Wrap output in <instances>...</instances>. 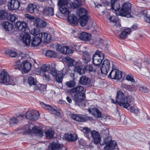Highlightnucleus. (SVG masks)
Masks as SVG:
<instances>
[{"instance_id": "dca6fc26", "label": "nucleus", "mask_w": 150, "mask_h": 150, "mask_svg": "<svg viewBox=\"0 0 150 150\" xmlns=\"http://www.w3.org/2000/svg\"><path fill=\"white\" fill-rule=\"evenodd\" d=\"M73 32H74L73 34L74 35V36L75 37H78L81 40L83 41H88L91 39V35L89 33L83 32L80 33L79 35L78 36V35H76V32L74 31H73Z\"/></svg>"}, {"instance_id": "39448f33", "label": "nucleus", "mask_w": 150, "mask_h": 150, "mask_svg": "<svg viewBox=\"0 0 150 150\" xmlns=\"http://www.w3.org/2000/svg\"><path fill=\"white\" fill-rule=\"evenodd\" d=\"M70 116V117L74 120L80 122H83L86 121L91 120H92V118L88 116L80 114H71Z\"/></svg>"}, {"instance_id": "58836bf2", "label": "nucleus", "mask_w": 150, "mask_h": 150, "mask_svg": "<svg viewBox=\"0 0 150 150\" xmlns=\"http://www.w3.org/2000/svg\"><path fill=\"white\" fill-rule=\"evenodd\" d=\"M121 87L128 90L129 91H134V88L135 87V86L133 84L132 85H128L122 83L121 86Z\"/></svg>"}, {"instance_id": "8fccbe9b", "label": "nucleus", "mask_w": 150, "mask_h": 150, "mask_svg": "<svg viewBox=\"0 0 150 150\" xmlns=\"http://www.w3.org/2000/svg\"><path fill=\"white\" fill-rule=\"evenodd\" d=\"M116 71V73L115 75V79H120L122 77V71L118 69H115Z\"/></svg>"}, {"instance_id": "0eeeda50", "label": "nucleus", "mask_w": 150, "mask_h": 150, "mask_svg": "<svg viewBox=\"0 0 150 150\" xmlns=\"http://www.w3.org/2000/svg\"><path fill=\"white\" fill-rule=\"evenodd\" d=\"M27 129H26L25 131L28 134L33 132L39 137H41L43 135V132L42 129L39 127L36 126H34L32 129H30L28 126H26Z\"/></svg>"}, {"instance_id": "6ab92c4d", "label": "nucleus", "mask_w": 150, "mask_h": 150, "mask_svg": "<svg viewBox=\"0 0 150 150\" xmlns=\"http://www.w3.org/2000/svg\"><path fill=\"white\" fill-rule=\"evenodd\" d=\"M15 25L16 27L18 28L19 30L22 32H24L27 28V23L23 21H17Z\"/></svg>"}, {"instance_id": "7c9ffc66", "label": "nucleus", "mask_w": 150, "mask_h": 150, "mask_svg": "<svg viewBox=\"0 0 150 150\" xmlns=\"http://www.w3.org/2000/svg\"><path fill=\"white\" fill-rule=\"evenodd\" d=\"M60 12L65 15L69 13V11L67 5H58Z\"/></svg>"}, {"instance_id": "9d476101", "label": "nucleus", "mask_w": 150, "mask_h": 150, "mask_svg": "<svg viewBox=\"0 0 150 150\" xmlns=\"http://www.w3.org/2000/svg\"><path fill=\"white\" fill-rule=\"evenodd\" d=\"M94 80H91L88 77L84 76H81L80 79L79 83L83 85H88L89 86H93L94 85Z\"/></svg>"}, {"instance_id": "3c124183", "label": "nucleus", "mask_w": 150, "mask_h": 150, "mask_svg": "<svg viewBox=\"0 0 150 150\" xmlns=\"http://www.w3.org/2000/svg\"><path fill=\"white\" fill-rule=\"evenodd\" d=\"M22 64L21 62L19 60L16 62L14 65V68L19 70H22Z\"/></svg>"}, {"instance_id": "f8f14e48", "label": "nucleus", "mask_w": 150, "mask_h": 150, "mask_svg": "<svg viewBox=\"0 0 150 150\" xmlns=\"http://www.w3.org/2000/svg\"><path fill=\"white\" fill-rule=\"evenodd\" d=\"M104 144H106L104 148L105 150H112L115 148L117 145L116 141L111 140L107 142L106 138L104 140Z\"/></svg>"}, {"instance_id": "2f4dec72", "label": "nucleus", "mask_w": 150, "mask_h": 150, "mask_svg": "<svg viewBox=\"0 0 150 150\" xmlns=\"http://www.w3.org/2000/svg\"><path fill=\"white\" fill-rule=\"evenodd\" d=\"M2 25L3 28L6 31H10L12 29V24L8 21H4Z\"/></svg>"}, {"instance_id": "a878e982", "label": "nucleus", "mask_w": 150, "mask_h": 150, "mask_svg": "<svg viewBox=\"0 0 150 150\" xmlns=\"http://www.w3.org/2000/svg\"><path fill=\"white\" fill-rule=\"evenodd\" d=\"M74 2L70 1L69 3V6L71 8H77L81 6V0H74Z\"/></svg>"}, {"instance_id": "393cba45", "label": "nucleus", "mask_w": 150, "mask_h": 150, "mask_svg": "<svg viewBox=\"0 0 150 150\" xmlns=\"http://www.w3.org/2000/svg\"><path fill=\"white\" fill-rule=\"evenodd\" d=\"M83 87L81 86H77L72 89L68 90V91L70 93H81L83 91Z\"/></svg>"}, {"instance_id": "09e8293b", "label": "nucleus", "mask_w": 150, "mask_h": 150, "mask_svg": "<svg viewBox=\"0 0 150 150\" xmlns=\"http://www.w3.org/2000/svg\"><path fill=\"white\" fill-rule=\"evenodd\" d=\"M18 18L17 15L15 14H10L8 17V19L11 22L15 21Z\"/></svg>"}, {"instance_id": "b1692460", "label": "nucleus", "mask_w": 150, "mask_h": 150, "mask_svg": "<svg viewBox=\"0 0 150 150\" xmlns=\"http://www.w3.org/2000/svg\"><path fill=\"white\" fill-rule=\"evenodd\" d=\"M64 137L69 142L75 141L77 139V135L76 134H64Z\"/></svg>"}, {"instance_id": "473e14b6", "label": "nucleus", "mask_w": 150, "mask_h": 150, "mask_svg": "<svg viewBox=\"0 0 150 150\" xmlns=\"http://www.w3.org/2000/svg\"><path fill=\"white\" fill-rule=\"evenodd\" d=\"M88 111L89 112H91L92 114L96 118L99 117L101 116V112L96 108H93L92 111L90 109H89Z\"/></svg>"}, {"instance_id": "864d4df0", "label": "nucleus", "mask_w": 150, "mask_h": 150, "mask_svg": "<svg viewBox=\"0 0 150 150\" xmlns=\"http://www.w3.org/2000/svg\"><path fill=\"white\" fill-rule=\"evenodd\" d=\"M74 70L75 72H78L81 75L84 73L83 70L81 69L80 66H76L75 67Z\"/></svg>"}, {"instance_id": "a18cd8bd", "label": "nucleus", "mask_w": 150, "mask_h": 150, "mask_svg": "<svg viewBox=\"0 0 150 150\" xmlns=\"http://www.w3.org/2000/svg\"><path fill=\"white\" fill-rule=\"evenodd\" d=\"M80 18V19L79 21V23L81 26L84 27L86 25L88 22V17L81 18Z\"/></svg>"}, {"instance_id": "6e6d98bb", "label": "nucleus", "mask_w": 150, "mask_h": 150, "mask_svg": "<svg viewBox=\"0 0 150 150\" xmlns=\"http://www.w3.org/2000/svg\"><path fill=\"white\" fill-rule=\"evenodd\" d=\"M76 83L75 81L73 80L70 81L66 83V86L69 88H72L74 87Z\"/></svg>"}, {"instance_id": "72a5a7b5", "label": "nucleus", "mask_w": 150, "mask_h": 150, "mask_svg": "<svg viewBox=\"0 0 150 150\" xmlns=\"http://www.w3.org/2000/svg\"><path fill=\"white\" fill-rule=\"evenodd\" d=\"M39 38V36H36L32 38L31 41V44L32 45L37 46L42 42L41 40Z\"/></svg>"}, {"instance_id": "4d7b16f0", "label": "nucleus", "mask_w": 150, "mask_h": 150, "mask_svg": "<svg viewBox=\"0 0 150 150\" xmlns=\"http://www.w3.org/2000/svg\"><path fill=\"white\" fill-rule=\"evenodd\" d=\"M85 53L86 54V57L84 56L83 59L84 60V62L86 63H88V62L91 60V58L88 55V53L87 52H85Z\"/></svg>"}, {"instance_id": "774afa93", "label": "nucleus", "mask_w": 150, "mask_h": 150, "mask_svg": "<svg viewBox=\"0 0 150 150\" xmlns=\"http://www.w3.org/2000/svg\"><path fill=\"white\" fill-rule=\"evenodd\" d=\"M78 143L79 146L81 147V146H83L85 145V142L84 140L82 139H81L79 141Z\"/></svg>"}, {"instance_id": "412c9836", "label": "nucleus", "mask_w": 150, "mask_h": 150, "mask_svg": "<svg viewBox=\"0 0 150 150\" xmlns=\"http://www.w3.org/2000/svg\"><path fill=\"white\" fill-rule=\"evenodd\" d=\"M63 146L62 144L54 142L50 144L48 148L49 150H59L61 149Z\"/></svg>"}, {"instance_id": "20e7f679", "label": "nucleus", "mask_w": 150, "mask_h": 150, "mask_svg": "<svg viewBox=\"0 0 150 150\" xmlns=\"http://www.w3.org/2000/svg\"><path fill=\"white\" fill-rule=\"evenodd\" d=\"M104 58V54L101 51L97 50L92 57V62L94 65L98 67L102 63Z\"/></svg>"}, {"instance_id": "aec40b11", "label": "nucleus", "mask_w": 150, "mask_h": 150, "mask_svg": "<svg viewBox=\"0 0 150 150\" xmlns=\"http://www.w3.org/2000/svg\"><path fill=\"white\" fill-rule=\"evenodd\" d=\"M111 9L114 10L115 11L119 12L120 10V6L118 0H110Z\"/></svg>"}, {"instance_id": "c756f323", "label": "nucleus", "mask_w": 150, "mask_h": 150, "mask_svg": "<svg viewBox=\"0 0 150 150\" xmlns=\"http://www.w3.org/2000/svg\"><path fill=\"white\" fill-rule=\"evenodd\" d=\"M67 18L69 21L71 23L74 25L77 24V18L76 16L72 14H67Z\"/></svg>"}, {"instance_id": "5fc2aeb1", "label": "nucleus", "mask_w": 150, "mask_h": 150, "mask_svg": "<svg viewBox=\"0 0 150 150\" xmlns=\"http://www.w3.org/2000/svg\"><path fill=\"white\" fill-rule=\"evenodd\" d=\"M115 69H112L108 75V77L112 79H115V75L116 73V71Z\"/></svg>"}, {"instance_id": "37998d69", "label": "nucleus", "mask_w": 150, "mask_h": 150, "mask_svg": "<svg viewBox=\"0 0 150 150\" xmlns=\"http://www.w3.org/2000/svg\"><path fill=\"white\" fill-rule=\"evenodd\" d=\"M36 81V79L32 76H30L28 78V83L30 86L35 85Z\"/></svg>"}, {"instance_id": "c85d7f7f", "label": "nucleus", "mask_w": 150, "mask_h": 150, "mask_svg": "<svg viewBox=\"0 0 150 150\" xmlns=\"http://www.w3.org/2000/svg\"><path fill=\"white\" fill-rule=\"evenodd\" d=\"M22 65V70L25 73L28 72L31 68V64L27 61H25L23 62Z\"/></svg>"}, {"instance_id": "4468645a", "label": "nucleus", "mask_w": 150, "mask_h": 150, "mask_svg": "<svg viewBox=\"0 0 150 150\" xmlns=\"http://www.w3.org/2000/svg\"><path fill=\"white\" fill-rule=\"evenodd\" d=\"M20 6V3L18 0L9 1L8 4V8L12 10L17 9Z\"/></svg>"}, {"instance_id": "4be33fe9", "label": "nucleus", "mask_w": 150, "mask_h": 150, "mask_svg": "<svg viewBox=\"0 0 150 150\" xmlns=\"http://www.w3.org/2000/svg\"><path fill=\"white\" fill-rule=\"evenodd\" d=\"M21 37L22 38L23 42L27 45H29L30 41V35L27 33H24V34H21Z\"/></svg>"}, {"instance_id": "0e129e2a", "label": "nucleus", "mask_w": 150, "mask_h": 150, "mask_svg": "<svg viewBox=\"0 0 150 150\" xmlns=\"http://www.w3.org/2000/svg\"><path fill=\"white\" fill-rule=\"evenodd\" d=\"M57 73L58 72L57 71L56 69L52 67L50 70V74L54 77L56 76Z\"/></svg>"}, {"instance_id": "a211bd4d", "label": "nucleus", "mask_w": 150, "mask_h": 150, "mask_svg": "<svg viewBox=\"0 0 150 150\" xmlns=\"http://www.w3.org/2000/svg\"><path fill=\"white\" fill-rule=\"evenodd\" d=\"M16 117H13L10 119V124H16L18 122L19 119L22 120L25 117V115L23 114L17 113L16 114Z\"/></svg>"}, {"instance_id": "f704fd0d", "label": "nucleus", "mask_w": 150, "mask_h": 150, "mask_svg": "<svg viewBox=\"0 0 150 150\" xmlns=\"http://www.w3.org/2000/svg\"><path fill=\"white\" fill-rule=\"evenodd\" d=\"M36 5L34 4H29L27 8V10L31 13L34 12V11L36 9Z\"/></svg>"}, {"instance_id": "338daca9", "label": "nucleus", "mask_w": 150, "mask_h": 150, "mask_svg": "<svg viewBox=\"0 0 150 150\" xmlns=\"http://www.w3.org/2000/svg\"><path fill=\"white\" fill-rule=\"evenodd\" d=\"M129 109L131 112L135 113L137 114L139 112L137 108H135L134 107L131 108Z\"/></svg>"}, {"instance_id": "de8ad7c7", "label": "nucleus", "mask_w": 150, "mask_h": 150, "mask_svg": "<svg viewBox=\"0 0 150 150\" xmlns=\"http://www.w3.org/2000/svg\"><path fill=\"white\" fill-rule=\"evenodd\" d=\"M5 52L6 54L9 55L12 57H16L17 56V53L16 52L11 50H7Z\"/></svg>"}, {"instance_id": "6e6552de", "label": "nucleus", "mask_w": 150, "mask_h": 150, "mask_svg": "<svg viewBox=\"0 0 150 150\" xmlns=\"http://www.w3.org/2000/svg\"><path fill=\"white\" fill-rule=\"evenodd\" d=\"M39 116V113L38 111L32 110L31 111L27 112L26 114L25 115V117L31 120H36L38 118Z\"/></svg>"}, {"instance_id": "9b49d317", "label": "nucleus", "mask_w": 150, "mask_h": 150, "mask_svg": "<svg viewBox=\"0 0 150 150\" xmlns=\"http://www.w3.org/2000/svg\"><path fill=\"white\" fill-rule=\"evenodd\" d=\"M91 135L95 144L98 145L100 143L101 138L99 132L93 130L91 132Z\"/></svg>"}, {"instance_id": "5701e85b", "label": "nucleus", "mask_w": 150, "mask_h": 150, "mask_svg": "<svg viewBox=\"0 0 150 150\" xmlns=\"http://www.w3.org/2000/svg\"><path fill=\"white\" fill-rule=\"evenodd\" d=\"M34 25L38 28H44L46 25V23L39 18H37L34 23Z\"/></svg>"}, {"instance_id": "cd10ccee", "label": "nucleus", "mask_w": 150, "mask_h": 150, "mask_svg": "<svg viewBox=\"0 0 150 150\" xmlns=\"http://www.w3.org/2000/svg\"><path fill=\"white\" fill-rule=\"evenodd\" d=\"M88 14L87 11L83 8H80L77 13V15L80 18L88 17Z\"/></svg>"}, {"instance_id": "f03ea898", "label": "nucleus", "mask_w": 150, "mask_h": 150, "mask_svg": "<svg viewBox=\"0 0 150 150\" xmlns=\"http://www.w3.org/2000/svg\"><path fill=\"white\" fill-rule=\"evenodd\" d=\"M131 4L129 2L124 3L119 11L120 15L127 18L131 17Z\"/></svg>"}, {"instance_id": "e433bc0d", "label": "nucleus", "mask_w": 150, "mask_h": 150, "mask_svg": "<svg viewBox=\"0 0 150 150\" xmlns=\"http://www.w3.org/2000/svg\"><path fill=\"white\" fill-rule=\"evenodd\" d=\"M131 29L130 28L126 29L122 32L120 35V37L122 39H124L127 37L128 35L131 32Z\"/></svg>"}, {"instance_id": "bb28decb", "label": "nucleus", "mask_w": 150, "mask_h": 150, "mask_svg": "<svg viewBox=\"0 0 150 150\" xmlns=\"http://www.w3.org/2000/svg\"><path fill=\"white\" fill-rule=\"evenodd\" d=\"M43 13L45 15L52 16L54 14V9L50 7H44L43 9Z\"/></svg>"}, {"instance_id": "a19ab883", "label": "nucleus", "mask_w": 150, "mask_h": 150, "mask_svg": "<svg viewBox=\"0 0 150 150\" xmlns=\"http://www.w3.org/2000/svg\"><path fill=\"white\" fill-rule=\"evenodd\" d=\"M50 69V66L46 64H43L40 67V72L41 73L47 72Z\"/></svg>"}, {"instance_id": "423d86ee", "label": "nucleus", "mask_w": 150, "mask_h": 150, "mask_svg": "<svg viewBox=\"0 0 150 150\" xmlns=\"http://www.w3.org/2000/svg\"><path fill=\"white\" fill-rule=\"evenodd\" d=\"M111 62L112 63V62L108 59H106L103 61L100 68L102 74H107L111 68Z\"/></svg>"}, {"instance_id": "4c0bfd02", "label": "nucleus", "mask_w": 150, "mask_h": 150, "mask_svg": "<svg viewBox=\"0 0 150 150\" xmlns=\"http://www.w3.org/2000/svg\"><path fill=\"white\" fill-rule=\"evenodd\" d=\"M45 55L47 57L55 58L57 56V53L54 51L47 50L46 51Z\"/></svg>"}, {"instance_id": "bf43d9fd", "label": "nucleus", "mask_w": 150, "mask_h": 150, "mask_svg": "<svg viewBox=\"0 0 150 150\" xmlns=\"http://www.w3.org/2000/svg\"><path fill=\"white\" fill-rule=\"evenodd\" d=\"M35 85V89L36 90H39L41 91L43 88V87H45V86L39 84L37 85L36 83Z\"/></svg>"}, {"instance_id": "e2e57ef3", "label": "nucleus", "mask_w": 150, "mask_h": 150, "mask_svg": "<svg viewBox=\"0 0 150 150\" xmlns=\"http://www.w3.org/2000/svg\"><path fill=\"white\" fill-rule=\"evenodd\" d=\"M68 4V0H59L58 3V5H67Z\"/></svg>"}, {"instance_id": "ddd939ff", "label": "nucleus", "mask_w": 150, "mask_h": 150, "mask_svg": "<svg viewBox=\"0 0 150 150\" xmlns=\"http://www.w3.org/2000/svg\"><path fill=\"white\" fill-rule=\"evenodd\" d=\"M85 98L84 93H78L74 95V99L76 104L80 106V103H81Z\"/></svg>"}, {"instance_id": "c03bdc74", "label": "nucleus", "mask_w": 150, "mask_h": 150, "mask_svg": "<svg viewBox=\"0 0 150 150\" xmlns=\"http://www.w3.org/2000/svg\"><path fill=\"white\" fill-rule=\"evenodd\" d=\"M65 62L68 66H72L73 65L74 60L69 57L65 58Z\"/></svg>"}, {"instance_id": "7ed1b4c3", "label": "nucleus", "mask_w": 150, "mask_h": 150, "mask_svg": "<svg viewBox=\"0 0 150 150\" xmlns=\"http://www.w3.org/2000/svg\"><path fill=\"white\" fill-rule=\"evenodd\" d=\"M0 83L13 85L15 84L13 78L7 72L4 71L0 73Z\"/></svg>"}, {"instance_id": "680f3d73", "label": "nucleus", "mask_w": 150, "mask_h": 150, "mask_svg": "<svg viewBox=\"0 0 150 150\" xmlns=\"http://www.w3.org/2000/svg\"><path fill=\"white\" fill-rule=\"evenodd\" d=\"M85 68L86 70L88 71L89 72L95 71V70L93 69V66L91 64L87 65L86 66Z\"/></svg>"}, {"instance_id": "ea45409f", "label": "nucleus", "mask_w": 150, "mask_h": 150, "mask_svg": "<svg viewBox=\"0 0 150 150\" xmlns=\"http://www.w3.org/2000/svg\"><path fill=\"white\" fill-rule=\"evenodd\" d=\"M8 13L4 10H0V19L5 20L7 18Z\"/></svg>"}, {"instance_id": "1a4fd4ad", "label": "nucleus", "mask_w": 150, "mask_h": 150, "mask_svg": "<svg viewBox=\"0 0 150 150\" xmlns=\"http://www.w3.org/2000/svg\"><path fill=\"white\" fill-rule=\"evenodd\" d=\"M40 103L42 107L46 110H48L51 113H52L57 116L59 115L60 112L56 107H52L50 105H46L42 102H40Z\"/></svg>"}, {"instance_id": "f3484780", "label": "nucleus", "mask_w": 150, "mask_h": 150, "mask_svg": "<svg viewBox=\"0 0 150 150\" xmlns=\"http://www.w3.org/2000/svg\"><path fill=\"white\" fill-rule=\"evenodd\" d=\"M58 47L57 50H59L61 53L64 54L72 53L74 52L71 48L68 46L62 47L61 45H59Z\"/></svg>"}, {"instance_id": "603ef678", "label": "nucleus", "mask_w": 150, "mask_h": 150, "mask_svg": "<svg viewBox=\"0 0 150 150\" xmlns=\"http://www.w3.org/2000/svg\"><path fill=\"white\" fill-rule=\"evenodd\" d=\"M30 33L35 36H38L39 34L40 33L38 29L33 28L30 31Z\"/></svg>"}, {"instance_id": "13d9d810", "label": "nucleus", "mask_w": 150, "mask_h": 150, "mask_svg": "<svg viewBox=\"0 0 150 150\" xmlns=\"http://www.w3.org/2000/svg\"><path fill=\"white\" fill-rule=\"evenodd\" d=\"M44 79L47 81H49L50 79L49 74L48 72L42 73Z\"/></svg>"}, {"instance_id": "69168bd1", "label": "nucleus", "mask_w": 150, "mask_h": 150, "mask_svg": "<svg viewBox=\"0 0 150 150\" xmlns=\"http://www.w3.org/2000/svg\"><path fill=\"white\" fill-rule=\"evenodd\" d=\"M109 20L110 22H112L114 23L116 22L117 20L116 17L114 16H112L110 17L109 18Z\"/></svg>"}, {"instance_id": "052dcab7", "label": "nucleus", "mask_w": 150, "mask_h": 150, "mask_svg": "<svg viewBox=\"0 0 150 150\" xmlns=\"http://www.w3.org/2000/svg\"><path fill=\"white\" fill-rule=\"evenodd\" d=\"M126 79L133 83L135 81V80L133 78V76L131 74L127 75L126 77Z\"/></svg>"}, {"instance_id": "f257e3e1", "label": "nucleus", "mask_w": 150, "mask_h": 150, "mask_svg": "<svg viewBox=\"0 0 150 150\" xmlns=\"http://www.w3.org/2000/svg\"><path fill=\"white\" fill-rule=\"evenodd\" d=\"M116 102L120 106L127 108L129 106L130 103L133 100L132 96H128L125 97L124 93L120 91H117L116 97Z\"/></svg>"}, {"instance_id": "c9c22d12", "label": "nucleus", "mask_w": 150, "mask_h": 150, "mask_svg": "<svg viewBox=\"0 0 150 150\" xmlns=\"http://www.w3.org/2000/svg\"><path fill=\"white\" fill-rule=\"evenodd\" d=\"M54 134V131L51 129H46L45 132L46 136L47 138L49 139L53 138Z\"/></svg>"}, {"instance_id": "2eb2a0df", "label": "nucleus", "mask_w": 150, "mask_h": 150, "mask_svg": "<svg viewBox=\"0 0 150 150\" xmlns=\"http://www.w3.org/2000/svg\"><path fill=\"white\" fill-rule=\"evenodd\" d=\"M42 42L48 43L51 40V35L50 34L46 33H41L38 35Z\"/></svg>"}, {"instance_id": "49530a36", "label": "nucleus", "mask_w": 150, "mask_h": 150, "mask_svg": "<svg viewBox=\"0 0 150 150\" xmlns=\"http://www.w3.org/2000/svg\"><path fill=\"white\" fill-rule=\"evenodd\" d=\"M83 132L84 133V135L87 137L89 139V134H91V129L88 127H84L83 129Z\"/></svg>"}, {"instance_id": "79ce46f5", "label": "nucleus", "mask_w": 150, "mask_h": 150, "mask_svg": "<svg viewBox=\"0 0 150 150\" xmlns=\"http://www.w3.org/2000/svg\"><path fill=\"white\" fill-rule=\"evenodd\" d=\"M63 73L62 71H58L57 75L56 76V79L57 81L59 83L62 82L63 79Z\"/></svg>"}]
</instances>
